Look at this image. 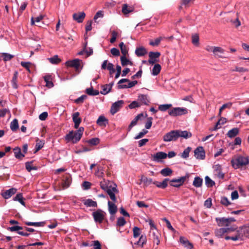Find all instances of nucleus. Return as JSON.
<instances>
[{"mask_svg": "<svg viewBox=\"0 0 249 249\" xmlns=\"http://www.w3.org/2000/svg\"><path fill=\"white\" fill-rule=\"evenodd\" d=\"M231 163L234 168L237 169L249 164V159L248 157L239 156L235 159H232L231 160Z\"/></svg>", "mask_w": 249, "mask_h": 249, "instance_id": "1", "label": "nucleus"}, {"mask_svg": "<svg viewBox=\"0 0 249 249\" xmlns=\"http://www.w3.org/2000/svg\"><path fill=\"white\" fill-rule=\"evenodd\" d=\"M206 50L209 52H212L215 57L226 58L225 55V51L220 47L207 46Z\"/></svg>", "mask_w": 249, "mask_h": 249, "instance_id": "2", "label": "nucleus"}, {"mask_svg": "<svg viewBox=\"0 0 249 249\" xmlns=\"http://www.w3.org/2000/svg\"><path fill=\"white\" fill-rule=\"evenodd\" d=\"M137 83V81L130 82L128 79L124 78L121 79L118 82V88L119 89L130 88L134 87Z\"/></svg>", "mask_w": 249, "mask_h": 249, "instance_id": "3", "label": "nucleus"}, {"mask_svg": "<svg viewBox=\"0 0 249 249\" xmlns=\"http://www.w3.org/2000/svg\"><path fill=\"white\" fill-rule=\"evenodd\" d=\"M188 112L187 110L183 107H174L173 109L168 111V114L170 116L172 117H176L177 116H181L187 114Z\"/></svg>", "mask_w": 249, "mask_h": 249, "instance_id": "4", "label": "nucleus"}, {"mask_svg": "<svg viewBox=\"0 0 249 249\" xmlns=\"http://www.w3.org/2000/svg\"><path fill=\"white\" fill-rule=\"evenodd\" d=\"M178 138L177 130H172L168 133H166L163 137V140L165 142L171 141H176Z\"/></svg>", "mask_w": 249, "mask_h": 249, "instance_id": "5", "label": "nucleus"}, {"mask_svg": "<svg viewBox=\"0 0 249 249\" xmlns=\"http://www.w3.org/2000/svg\"><path fill=\"white\" fill-rule=\"evenodd\" d=\"M92 215L95 222L101 223L105 219L106 213L100 209H98L93 212Z\"/></svg>", "mask_w": 249, "mask_h": 249, "instance_id": "6", "label": "nucleus"}, {"mask_svg": "<svg viewBox=\"0 0 249 249\" xmlns=\"http://www.w3.org/2000/svg\"><path fill=\"white\" fill-rule=\"evenodd\" d=\"M215 220L217 223V225L219 227L229 226L231 222L235 221V219L233 217L230 218H216Z\"/></svg>", "mask_w": 249, "mask_h": 249, "instance_id": "7", "label": "nucleus"}, {"mask_svg": "<svg viewBox=\"0 0 249 249\" xmlns=\"http://www.w3.org/2000/svg\"><path fill=\"white\" fill-rule=\"evenodd\" d=\"M189 175L187 174L186 176L181 177L178 178L172 179L170 181L171 183L170 184L171 186L175 187H178L181 186L185 181L186 179L189 178Z\"/></svg>", "mask_w": 249, "mask_h": 249, "instance_id": "8", "label": "nucleus"}, {"mask_svg": "<svg viewBox=\"0 0 249 249\" xmlns=\"http://www.w3.org/2000/svg\"><path fill=\"white\" fill-rule=\"evenodd\" d=\"M194 156L198 160H204L205 158V152L203 147L199 146L194 151Z\"/></svg>", "mask_w": 249, "mask_h": 249, "instance_id": "9", "label": "nucleus"}, {"mask_svg": "<svg viewBox=\"0 0 249 249\" xmlns=\"http://www.w3.org/2000/svg\"><path fill=\"white\" fill-rule=\"evenodd\" d=\"M124 101L123 100H119L114 103L111 106L110 108V113L112 115L115 114L122 107Z\"/></svg>", "mask_w": 249, "mask_h": 249, "instance_id": "10", "label": "nucleus"}, {"mask_svg": "<svg viewBox=\"0 0 249 249\" xmlns=\"http://www.w3.org/2000/svg\"><path fill=\"white\" fill-rule=\"evenodd\" d=\"M150 237L153 243H156L157 245H159L160 243V234L157 229L150 231Z\"/></svg>", "mask_w": 249, "mask_h": 249, "instance_id": "11", "label": "nucleus"}, {"mask_svg": "<svg viewBox=\"0 0 249 249\" xmlns=\"http://www.w3.org/2000/svg\"><path fill=\"white\" fill-rule=\"evenodd\" d=\"M236 232L241 235V238L243 240L245 237L249 236V227H241L236 231Z\"/></svg>", "mask_w": 249, "mask_h": 249, "instance_id": "12", "label": "nucleus"}, {"mask_svg": "<svg viewBox=\"0 0 249 249\" xmlns=\"http://www.w3.org/2000/svg\"><path fill=\"white\" fill-rule=\"evenodd\" d=\"M76 134L77 132L76 131L73 132V131H71L69 132V133L66 136V140L68 142H71L73 143L77 142L81 139H77L76 138Z\"/></svg>", "mask_w": 249, "mask_h": 249, "instance_id": "13", "label": "nucleus"}, {"mask_svg": "<svg viewBox=\"0 0 249 249\" xmlns=\"http://www.w3.org/2000/svg\"><path fill=\"white\" fill-rule=\"evenodd\" d=\"M107 193L109 195L110 198L113 201H116V198L115 196V193H117L118 191L117 189V186L116 184H113V186L107 190Z\"/></svg>", "mask_w": 249, "mask_h": 249, "instance_id": "14", "label": "nucleus"}, {"mask_svg": "<svg viewBox=\"0 0 249 249\" xmlns=\"http://www.w3.org/2000/svg\"><path fill=\"white\" fill-rule=\"evenodd\" d=\"M167 157L166 153L163 152H159L152 155V160L156 162H160L161 160L165 159Z\"/></svg>", "mask_w": 249, "mask_h": 249, "instance_id": "15", "label": "nucleus"}, {"mask_svg": "<svg viewBox=\"0 0 249 249\" xmlns=\"http://www.w3.org/2000/svg\"><path fill=\"white\" fill-rule=\"evenodd\" d=\"M23 229V227L18 226H14L8 228V230L10 231H17L18 234L24 236H28L29 235V233L27 232H24L22 231H20V230Z\"/></svg>", "mask_w": 249, "mask_h": 249, "instance_id": "16", "label": "nucleus"}, {"mask_svg": "<svg viewBox=\"0 0 249 249\" xmlns=\"http://www.w3.org/2000/svg\"><path fill=\"white\" fill-rule=\"evenodd\" d=\"M81 62V60L76 59L71 61H67L66 65L68 67H74L76 70H78L80 68Z\"/></svg>", "mask_w": 249, "mask_h": 249, "instance_id": "17", "label": "nucleus"}, {"mask_svg": "<svg viewBox=\"0 0 249 249\" xmlns=\"http://www.w3.org/2000/svg\"><path fill=\"white\" fill-rule=\"evenodd\" d=\"M45 16L43 14H40L36 17H32L31 18V25H35L36 23H39L44 19ZM36 25L38 26L39 27H41V25L39 24H36Z\"/></svg>", "mask_w": 249, "mask_h": 249, "instance_id": "18", "label": "nucleus"}, {"mask_svg": "<svg viewBox=\"0 0 249 249\" xmlns=\"http://www.w3.org/2000/svg\"><path fill=\"white\" fill-rule=\"evenodd\" d=\"M85 16L86 14L83 12L74 13L72 15L74 20H75L78 23L82 22L84 19L85 18Z\"/></svg>", "mask_w": 249, "mask_h": 249, "instance_id": "19", "label": "nucleus"}, {"mask_svg": "<svg viewBox=\"0 0 249 249\" xmlns=\"http://www.w3.org/2000/svg\"><path fill=\"white\" fill-rule=\"evenodd\" d=\"M79 113L78 112H75L72 115V120L74 123V127L78 128L81 122V119L79 117Z\"/></svg>", "mask_w": 249, "mask_h": 249, "instance_id": "20", "label": "nucleus"}, {"mask_svg": "<svg viewBox=\"0 0 249 249\" xmlns=\"http://www.w3.org/2000/svg\"><path fill=\"white\" fill-rule=\"evenodd\" d=\"M16 192L17 190L13 188L4 192L2 193L1 195L5 199H8L11 197L12 196L14 195Z\"/></svg>", "mask_w": 249, "mask_h": 249, "instance_id": "21", "label": "nucleus"}, {"mask_svg": "<svg viewBox=\"0 0 249 249\" xmlns=\"http://www.w3.org/2000/svg\"><path fill=\"white\" fill-rule=\"evenodd\" d=\"M143 117V113L139 114L137 116H136L135 118L131 121V123L129 125L128 127V131H130L132 128L137 124V122L139 120H141L142 118Z\"/></svg>", "mask_w": 249, "mask_h": 249, "instance_id": "22", "label": "nucleus"}, {"mask_svg": "<svg viewBox=\"0 0 249 249\" xmlns=\"http://www.w3.org/2000/svg\"><path fill=\"white\" fill-rule=\"evenodd\" d=\"M134 10V7L132 6H129L127 4H124L122 6V13L124 15H127Z\"/></svg>", "mask_w": 249, "mask_h": 249, "instance_id": "23", "label": "nucleus"}, {"mask_svg": "<svg viewBox=\"0 0 249 249\" xmlns=\"http://www.w3.org/2000/svg\"><path fill=\"white\" fill-rule=\"evenodd\" d=\"M178 138L181 137L184 139H188L192 137V134L186 130L182 131L180 130H177Z\"/></svg>", "mask_w": 249, "mask_h": 249, "instance_id": "24", "label": "nucleus"}, {"mask_svg": "<svg viewBox=\"0 0 249 249\" xmlns=\"http://www.w3.org/2000/svg\"><path fill=\"white\" fill-rule=\"evenodd\" d=\"M179 240L180 243L185 248L188 249H192L193 248V245L186 238L183 237H180Z\"/></svg>", "mask_w": 249, "mask_h": 249, "instance_id": "25", "label": "nucleus"}, {"mask_svg": "<svg viewBox=\"0 0 249 249\" xmlns=\"http://www.w3.org/2000/svg\"><path fill=\"white\" fill-rule=\"evenodd\" d=\"M108 208L109 213L111 215H114L116 213L117 211V206L113 202L108 201Z\"/></svg>", "mask_w": 249, "mask_h": 249, "instance_id": "26", "label": "nucleus"}, {"mask_svg": "<svg viewBox=\"0 0 249 249\" xmlns=\"http://www.w3.org/2000/svg\"><path fill=\"white\" fill-rule=\"evenodd\" d=\"M113 84V83H110L103 85L102 86V90L101 91V93L104 95L107 94L110 91Z\"/></svg>", "mask_w": 249, "mask_h": 249, "instance_id": "27", "label": "nucleus"}, {"mask_svg": "<svg viewBox=\"0 0 249 249\" xmlns=\"http://www.w3.org/2000/svg\"><path fill=\"white\" fill-rule=\"evenodd\" d=\"M169 181L168 178H165L163 181L161 182H159L158 181L153 182V184H155L157 187L164 189L167 186V182Z\"/></svg>", "mask_w": 249, "mask_h": 249, "instance_id": "28", "label": "nucleus"}, {"mask_svg": "<svg viewBox=\"0 0 249 249\" xmlns=\"http://www.w3.org/2000/svg\"><path fill=\"white\" fill-rule=\"evenodd\" d=\"M225 233H226V230L225 228L216 229L214 231L215 235L218 238H222Z\"/></svg>", "mask_w": 249, "mask_h": 249, "instance_id": "29", "label": "nucleus"}, {"mask_svg": "<svg viewBox=\"0 0 249 249\" xmlns=\"http://www.w3.org/2000/svg\"><path fill=\"white\" fill-rule=\"evenodd\" d=\"M239 128L237 127L233 128L231 130H230L227 134V135L229 138H233L235 137L236 135H237L239 133Z\"/></svg>", "mask_w": 249, "mask_h": 249, "instance_id": "30", "label": "nucleus"}, {"mask_svg": "<svg viewBox=\"0 0 249 249\" xmlns=\"http://www.w3.org/2000/svg\"><path fill=\"white\" fill-rule=\"evenodd\" d=\"M96 123L100 126H105L108 123V120L104 116H100L96 121Z\"/></svg>", "mask_w": 249, "mask_h": 249, "instance_id": "31", "label": "nucleus"}, {"mask_svg": "<svg viewBox=\"0 0 249 249\" xmlns=\"http://www.w3.org/2000/svg\"><path fill=\"white\" fill-rule=\"evenodd\" d=\"M146 50L143 47L138 48L135 50V54L138 56H142L147 53Z\"/></svg>", "mask_w": 249, "mask_h": 249, "instance_id": "32", "label": "nucleus"}, {"mask_svg": "<svg viewBox=\"0 0 249 249\" xmlns=\"http://www.w3.org/2000/svg\"><path fill=\"white\" fill-rule=\"evenodd\" d=\"M100 186L103 190L107 191L113 186L111 185V183L109 181H108L107 182L106 181L104 180L103 181H101L100 182Z\"/></svg>", "mask_w": 249, "mask_h": 249, "instance_id": "33", "label": "nucleus"}, {"mask_svg": "<svg viewBox=\"0 0 249 249\" xmlns=\"http://www.w3.org/2000/svg\"><path fill=\"white\" fill-rule=\"evenodd\" d=\"M203 183V179L199 177H196L195 178L193 182V185L197 188H199L202 186Z\"/></svg>", "mask_w": 249, "mask_h": 249, "instance_id": "34", "label": "nucleus"}, {"mask_svg": "<svg viewBox=\"0 0 249 249\" xmlns=\"http://www.w3.org/2000/svg\"><path fill=\"white\" fill-rule=\"evenodd\" d=\"M138 100L142 104L147 105L149 103L148 96L146 95L141 94L138 96Z\"/></svg>", "mask_w": 249, "mask_h": 249, "instance_id": "35", "label": "nucleus"}, {"mask_svg": "<svg viewBox=\"0 0 249 249\" xmlns=\"http://www.w3.org/2000/svg\"><path fill=\"white\" fill-rule=\"evenodd\" d=\"M44 81L46 82V86L49 88H52L53 86V84L52 81L51 76L47 75L44 77Z\"/></svg>", "mask_w": 249, "mask_h": 249, "instance_id": "36", "label": "nucleus"}, {"mask_svg": "<svg viewBox=\"0 0 249 249\" xmlns=\"http://www.w3.org/2000/svg\"><path fill=\"white\" fill-rule=\"evenodd\" d=\"M161 66L159 64H156L154 65L151 71V73L153 75H157L160 71Z\"/></svg>", "mask_w": 249, "mask_h": 249, "instance_id": "37", "label": "nucleus"}, {"mask_svg": "<svg viewBox=\"0 0 249 249\" xmlns=\"http://www.w3.org/2000/svg\"><path fill=\"white\" fill-rule=\"evenodd\" d=\"M121 64L123 66H125L127 65H133V63L129 59L126 58L125 56H122L121 57Z\"/></svg>", "mask_w": 249, "mask_h": 249, "instance_id": "38", "label": "nucleus"}, {"mask_svg": "<svg viewBox=\"0 0 249 249\" xmlns=\"http://www.w3.org/2000/svg\"><path fill=\"white\" fill-rule=\"evenodd\" d=\"M227 122V119L224 117H221L216 124L213 130H216L221 127V125L224 124Z\"/></svg>", "mask_w": 249, "mask_h": 249, "instance_id": "39", "label": "nucleus"}, {"mask_svg": "<svg viewBox=\"0 0 249 249\" xmlns=\"http://www.w3.org/2000/svg\"><path fill=\"white\" fill-rule=\"evenodd\" d=\"M15 156L17 159H21L24 157V155L21 152L20 148L17 147L14 149Z\"/></svg>", "mask_w": 249, "mask_h": 249, "instance_id": "40", "label": "nucleus"}, {"mask_svg": "<svg viewBox=\"0 0 249 249\" xmlns=\"http://www.w3.org/2000/svg\"><path fill=\"white\" fill-rule=\"evenodd\" d=\"M10 128L13 131H15L18 128V123L17 119H15L11 122Z\"/></svg>", "mask_w": 249, "mask_h": 249, "instance_id": "41", "label": "nucleus"}, {"mask_svg": "<svg viewBox=\"0 0 249 249\" xmlns=\"http://www.w3.org/2000/svg\"><path fill=\"white\" fill-rule=\"evenodd\" d=\"M173 171L169 168H165L162 169L160 173L164 177L169 176L172 174Z\"/></svg>", "mask_w": 249, "mask_h": 249, "instance_id": "42", "label": "nucleus"}, {"mask_svg": "<svg viewBox=\"0 0 249 249\" xmlns=\"http://www.w3.org/2000/svg\"><path fill=\"white\" fill-rule=\"evenodd\" d=\"M141 181L143 182L145 186H148L152 183H153L152 178H148L144 176H142Z\"/></svg>", "mask_w": 249, "mask_h": 249, "instance_id": "43", "label": "nucleus"}, {"mask_svg": "<svg viewBox=\"0 0 249 249\" xmlns=\"http://www.w3.org/2000/svg\"><path fill=\"white\" fill-rule=\"evenodd\" d=\"M18 72H15L12 80V85L13 88L17 89L18 88L17 84Z\"/></svg>", "mask_w": 249, "mask_h": 249, "instance_id": "44", "label": "nucleus"}, {"mask_svg": "<svg viewBox=\"0 0 249 249\" xmlns=\"http://www.w3.org/2000/svg\"><path fill=\"white\" fill-rule=\"evenodd\" d=\"M84 204L88 207H96L97 206V202L90 199L86 200Z\"/></svg>", "mask_w": 249, "mask_h": 249, "instance_id": "45", "label": "nucleus"}, {"mask_svg": "<svg viewBox=\"0 0 249 249\" xmlns=\"http://www.w3.org/2000/svg\"><path fill=\"white\" fill-rule=\"evenodd\" d=\"M146 241L147 239L146 236L144 235H142L140 236L139 241L136 244L142 247L143 245L146 244Z\"/></svg>", "mask_w": 249, "mask_h": 249, "instance_id": "46", "label": "nucleus"}, {"mask_svg": "<svg viewBox=\"0 0 249 249\" xmlns=\"http://www.w3.org/2000/svg\"><path fill=\"white\" fill-rule=\"evenodd\" d=\"M48 59L51 63L53 64H58L61 61L60 59L58 58L57 55H55L52 57L49 58Z\"/></svg>", "mask_w": 249, "mask_h": 249, "instance_id": "47", "label": "nucleus"}, {"mask_svg": "<svg viewBox=\"0 0 249 249\" xmlns=\"http://www.w3.org/2000/svg\"><path fill=\"white\" fill-rule=\"evenodd\" d=\"M205 182L206 186L208 187H211L214 185V182L208 176H206L205 178Z\"/></svg>", "mask_w": 249, "mask_h": 249, "instance_id": "48", "label": "nucleus"}, {"mask_svg": "<svg viewBox=\"0 0 249 249\" xmlns=\"http://www.w3.org/2000/svg\"><path fill=\"white\" fill-rule=\"evenodd\" d=\"M192 41L193 44L196 46L199 45V36L197 34H194L192 36Z\"/></svg>", "mask_w": 249, "mask_h": 249, "instance_id": "49", "label": "nucleus"}, {"mask_svg": "<svg viewBox=\"0 0 249 249\" xmlns=\"http://www.w3.org/2000/svg\"><path fill=\"white\" fill-rule=\"evenodd\" d=\"M172 104H163L159 106L158 109L161 111H165L172 107Z\"/></svg>", "mask_w": 249, "mask_h": 249, "instance_id": "50", "label": "nucleus"}, {"mask_svg": "<svg viewBox=\"0 0 249 249\" xmlns=\"http://www.w3.org/2000/svg\"><path fill=\"white\" fill-rule=\"evenodd\" d=\"M71 182V179L69 175H67L64 178V182L63 183V186L64 187H68Z\"/></svg>", "mask_w": 249, "mask_h": 249, "instance_id": "51", "label": "nucleus"}, {"mask_svg": "<svg viewBox=\"0 0 249 249\" xmlns=\"http://www.w3.org/2000/svg\"><path fill=\"white\" fill-rule=\"evenodd\" d=\"M44 144V142L43 141L37 140L36 141V147H35L36 150L35 151V153L37 152L40 149H41L43 147Z\"/></svg>", "mask_w": 249, "mask_h": 249, "instance_id": "52", "label": "nucleus"}, {"mask_svg": "<svg viewBox=\"0 0 249 249\" xmlns=\"http://www.w3.org/2000/svg\"><path fill=\"white\" fill-rule=\"evenodd\" d=\"M32 163H33V161L26 162L25 163V167H26V170L28 172H30L32 170H36L37 169L36 167L32 166Z\"/></svg>", "mask_w": 249, "mask_h": 249, "instance_id": "53", "label": "nucleus"}, {"mask_svg": "<svg viewBox=\"0 0 249 249\" xmlns=\"http://www.w3.org/2000/svg\"><path fill=\"white\" fill-rule=\"evenodd\" d=\"M220 203L221 204L226 207L231 204L228 198L226 196L221 197Z\"/></svg>", "mask_w": 249, "mask_h": 249, "instance_id": "54", "label": "nucleus"}, {"mask_svg": "<svg viewBox=\"0 0 249 249\" xmlns=\"http://www.w3.org/2000/svg\"><path fill=\"white\" fill-rule=\"evenodd\" d=\"M86 92L89 95H97L99 92L97 90H93L92 88H88L86 89Z\"/></svg>", "mask_w": 249, "mask_h": 249, "instance_id": "55", "label": "nucleus"}, {"mask_svg": "<svg viewBox=\"0 0 249 249\" xmlns=\"http://www.w3.org/2000/svg\"><path fill=\"white\" fill-rule=\"evenodd\" d=\"M191 150V148L188 147L182 153L181 157L183 159H186L189 157V153Z\"/></svg>", "mask_w": 249, "mask_h": 249, "instance_id": "56", "label": "nucleus"}, {"mask_svg": "<svg viewBox=\"0 0 249 249\" xmlns=\"http://www.w3.org/2000/svg\"><path fill=\"white\" fill-rule=\"evenodd\" d=\"M126 224V221L123 217H120L118 218L117 221V226L123 227Z\"/></svg>", "mask_w": 249, "mask_h": 249, "instance_id": "57", "label": "nucleus"}, {"mask_svg": "<svg viewBox=\"0 0 249 249\" xmlns=\"http://www.w3.org/2000/svg\"><path fill=\"white\" fill-rule=\"evenodd\" d=\"M160 55V52H150L149 53V58H153L156 59L158 58Z\"/></svg>", "mask_w": 249, "mask_h": 249, "instance_id": "58", "label": "nucleus"}, {"mask_svg": "<svg viewBox=\"0 0 249 249\" xmlns=\"http://www.w3.org/2000/svg\"><path fill=\"white\" fill-rule=\"evenodd\" d=\"M133 236L134 238L138 237L141 234L140 229L137 227H134L133 229Z\"/></svg>", "mask_w": 249, "mask_h": 249, "instance_id": "59", "label": "nucleus"}, {"mask_svg": "<svg viewBox=\"0 0 249 249\" xmlns=\"http://www.w3.org/2000/svg\"><path fill=\"white\" fill-rule=\"evenodd\" d=\"M14 199V200L18 201L22 205H24V202L23 200V197H22V194H17Z\"/></svg>", "mask_w": 249, "mask_h": 249, "instance_id": "60", "label": "nucleus"}, {"mask_svg": "<svg viewBox=\"0 0 249 249\" xmlns=\"http://www.w3.org/2000/svg\"><path fill=\"white\" fill-rule=\"evenodd\" d=\"M118 34L117 32H116L115 31H113L111 32L112 37L110 39V43H113L116 41V38H117V36H118Z\"/></svg>", "mask_w": 249, "mask_h": 249, "instance_id": "61", "label": "nucleus"}, {"mask_svg": "<svg viewBox=\"0 0 249 249\" xmlns=\"http://www.w3.org/2000/svg\"><path fill=\"white\" fill-rule=\"evenodd\" d=\"M147 130L143 129L142 131L140 132L137 136L135 137L134 139L136 140L139 139L143 137L147 133Z\"/></svg>", "mask_w": 249, "mask_h": 249, "instance_id": "62", "label": "nucleus"}, {"mask_svg": "<svg viewBox=\"0 0 249 249\" xmlns=\"http://www.w3.org/2000/svg\"><path fill=\"white\" fill-rule=\"evenodd\" d=\"M2 56L3 57V60L4 61H9L13 57V56L12 55L7 53H2Z\"/></svg>", "mask_w": 249, "mask_h": 249, "instance_id": "63", "label": "nucleus"}, {"mask_svg": "<svg viewBox=\"0 0 249 249\" xmlns=\"http://www.w3.org/2000/svg\"><path fill=\"white\" fill-rule=\"evenodd\" d=\"M83 131L84 128L82 127H80L77 131H76V132H77V134L76 135V138L77 139L81 138Z\"/></svg>", "mask_w": 249, "mask_h": 249, "instance_id": "64", "label": "nucleus"}]
</instances>
